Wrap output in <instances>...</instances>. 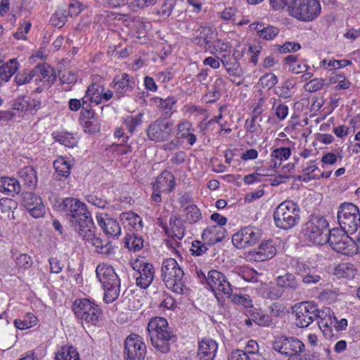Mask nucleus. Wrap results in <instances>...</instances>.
Listing matches in <instances>:
<instances>
[{"label":"nucleus","mask_w":360,"mask_h":360,"mask_svg":"<svg viewBox=\"0 0 360 360\" xmlns=\"http://www.w3.org/2000/svg\"><path fill=\"white\" fill-rule=\"evenodd\" d=\"M59 208L69 217L71 227L79 234L94 223L91 214L84 202L75 198H65Z\"/></svg>","instance_id":"obj_1"},{"label":"nucleus","mask_w":360,"mask_h":360,"mask_svg":"<svg viewBox=\"0 0 360 360\" xmlns=\"http://www.w3.org/2000/svg\"><path fill=\"white\" fill-rule=\"evenodd\" d=\"M147 331L151 344L157 352L167 354L170 350V341H175L176 336L169 326L167 320L155 316L148 323Z\"/></svg>","instance_id":"obj_2"},{"label":"nucleus","mask_w":360,"mask_h":360,"mask_svg":"<svg viewBox=\"0 0 360 360\" xmlns=\"http://www.w3.org/2000/svg\"><path fill=\"white\" fill-rule=\"evenodd\" d=\"M161 277L166 288L177 295L188 292L185 273L174 258H167L162 261Z\"/></svg>","instance_id":"obj_3"},{"label":"nucleus","mask_w":360,"mask_h":360,"mask_svg":"<svg viewBox=\"0 0 360 360\" xmlns=\"http://www.w3.org/2000/svg\"><path fill=\"white\" fill-rule=\"evenodd\" d=\"M96 276L105 292L103 301L108 304L115 301L120 292V279L112 266L104 262L98 264Z\"/></svg>","instance_id":"obj_4"},{"label":"nucleus","mask_w":360,"mask_h":360,"mask_svg":"<svg viewBox=\"0 0 360 360\" xmlns=\"http://www.w3.org/2000/svg\"><path fill=\"white\" fill-rule=\"evenodd\" d=\"M300 212V207L297 202L290 200H284L274 212V224L280 229H290L299 224Z\"/></svg>","instance_id":"obj_5"},{"label":"nucleus","mask_w":360,"mask_h":360,"mask_svg":"<svg viewBox=\"0 0 360 360\" xmlns=\"http://www.w3.org/2000/svg\"><path fill=\"white\" fill-rule=\"evenodd\" d=\"M72 311L82 323L88 326H97L103 316L101 307L91 298L76 299L72 305Z\"/></svg>","instance_id":"obj_6"},{"label":"nucleus","mask_w":360,"mask_h":360,"mask_svg":"<svg viewBox=\"0 0 360 360\" xmlns=\"http://www.w3.org/2000/svg\"><path fill=\"white\" fill-rule=\"evenodd\" d=\"M330 231L328 222L323 216L311 215L305 224L304 235L314 245H326Z\"/></svg>","instance_id":"obj_7"},{"label":"nucleus","mask_w":360,"mask_h":360,"mask_svg":"<svg viewBox=\"0 0 360 360\" xmlns=\"http://www.w3.org/2000/svg\"><path fill=\"white\" fill-rule=\"evenodd\" d=\"M349 233L342 229H333L329 232L326 244L337 252L352 256L357 253L356 242L349 236Z\"/></svg>","instance_id":"obj_8"},{"label":"nucleus","mask_w":360,"mask_h":360,"mask_svg":"<svg viewBox=\"0 0 360 360\" xmlns=\"http://www.w3.org/2000/svg\"><path fill=\"white\" fill-rule=\"evenodd\" d=\"M338 221L340 229L350 234L354 233L360 226L359 207L352 202L342 203L338 211Z\"/></svg>","instance_id":"obj_9"},{"label":"nucleus","mask_w":360,"mask_h":360,"mask_svg":"<svg viewBox=\"0 0 360 360\" xmlns=\"http://www.w3.org/2000/svg\"><path fill=\"white\" fill-rule=\"evenodd\" d=\"M34 85L30 86L33 93H41L49 89L56 80L55 69L46 63L38 64L33 69Z\"/></svg>","instance_id":"obj_10"},{"label":"nucleus","mask_w":360,"mask_h":360,"mask_svg":"<svg viewBox=\"0 0 360 360\" xmlns=\"http://www.w3.org/2000/svg\"><path fill=\"white\" fill-rule=\"evenodd\" d=\"M131 267L134 270L133 276L136 280V286L141 289H147L155 278V270L153 264L141 257L131 262Z\"/></svg>","instance_id":"obj_11"},{"label":"nucleus","mask_w":360,"mask_h":360,"mask_svg":"<svg viewBox=\"0 0 360 360\" xmlns=\"http://www.w3.org/2000/svg\"><path fill=\"white\" fill-rule=\"evenodd\" d=\"M176 186L174 175L168 170L162 171L151 184L152 194L151 201L154 205H160L162 202V194L169 193Z\"/></svg>","instance_id":"obj_12"},{"label":"nucleus","mask_w":360,"mask_h":360,"mask_svg":"<svg viewBox=\"0 0 360 360\" xmlns=\"http://www.w3.org/2000/svg\"><path fill=\"white\" fill-rule=\"evenodd\" d=\"M321 13V5L317 0H296L290 9V14L300 20L309 22Z\"/></svg>","instance_id":"obj_13"},{"label":"nucleus","mask_w":360,"mask_h":360,"mask_svg":"<svg viewBox=\"0 0 360 360\" xmlns=\"http://www.w3.org/2000/svg\"><path fill=\"white\" fill-rule=\"evenodd\" d=\"M174 122L166 117H158L153 121L146 130L149 140L154 142L168 141L173 132Z\"/></svg>","instance_id":"obj_14"},{"label":"nucleus","mask_w":360,"mask_h":360,"mask_svg":"<svg viewBox=\"0 0 360 360\" xmlns=\"http://www.w3.org/2000/svg\"><path fill=\"white\" fill-rule=\"evenodd\" d=\"M207 283L217 299L219 297L230 296L233 292L232 285L221 272L212 269L208 272Z\"/></svg>","instance_id":"obj_15"},{"label":"nucleus","mask_w":360,"mask_h":360,"mask_svg":"<svg viewBox=\"0 0 360 360\" xmlns=\"http://www.w3.org/2000/svg\"><path fill=\"white\" fill-rule=\"evenodd\" d=\"M295 323L299 328L308 327L319 314L317 304L314 302H302L295 307Z\"/></svg>","instance_id":"obj_16"},{"label":"nucleus","mask_w":360,"mask_h":360,"mask_svg":"<svg viewBox=\"0 0 360 360\" xmlns=\"http://www.w3.org/2000/svg\"><path fill=\"white\" fill-rule=\"evenodd\" d=\"M262 237V231L255 226H248L239 229L232 236L233 245L238 249L255 245Z\"/></svg>","instance_id":"obj_17"},{"label":"nucleus","mask_w":360,"mask_h":360,"mask_svg":"<svg viewBox=\"0 0 360 360\" xmlns=\"http://www.w3.org/2000/svg\"><path fill=\"white\" fill-rule=\"evenodd\" d=\"M96 230L94 224L79 233V236L85 241L87 247L92 246L98 254L109 255L112 252V246L110 241L103 240L95 233Z\"/></svg>","instance_id":"obj_18"},{"label":"nucleus","mask_w":360,"mask_h":360,"mask_svg":"<svg viewBox=\"0 0 360 360\" xmlns=\"http://www.w3.org/2000/svg\"><path fill=\"white\" fill-rule=\"evenodd\" d=\"M124 351L127 360H142L146 353V346L140 335L131 333L124 341Z\"/></svg>","instance_id":"obj_19"},{"label":"nucleus","mask_w":360,"mask_h":360,"mask_svg":"<svg viewBox=\"0 0 360 360\" xmlns=\"http://www.w3.org/2000/svg\"><path fill=\"white\" fill-rule=\"evenodd\" d=\"M273 349L283 355L290 357L302 352L304 349V345L295 338H280L274 342Z\"/></svg>","instance_id":"obj_20"},{"label":"nucleus","mask_w":360,"mask_h":360,"mask_svg":"<svg viewBox=\"0 0 360 360\" xmlns=\"http://www.w3.org/2000/svg\"><path fill=\"white\" fill-rule=\"evenodd\" d=\"M135 86V82L132 77L127 73H122L116 76L110 83V86L114 89L115 98L120 100L131 92Z\"/></svg>","instance_id":"obj_21"},{"label":"nucleus","mask_w":360,"mask_h":360,"mask_svg":"<svg viewBox=\"0 0 360 360\" xmlns=\"http://www.w3.org/2000/svg\"><path fill=\"white\" fill-rule=\"evenodd\" d=\"M22 202L29 213L34 218H39L45 214V206L40 196L32 193L23 194Z\"/></svg>","instance_id":"obj_22"},{"label":"nucleus","mask_w":360,"mask_h":360,"mask_svg":"<svg viewBox=\"0 0 360 360\" xmlns=\"http://www.w3.org/2000/svg\"><path fill=\"white\" fill-rule=\"evenodd\" d=\"M221 63L229 75L233 77L230 78V81L237 86L241 85L243 83V72L239 62L231 58V56L224 54L221 56Z\"/></svg>","instance_id":"obj_23"},{"label":"nucleus","mask_w":360,"mask_h":360,"mask_svg":"<svg viewBox=\"0 0 360 360\" xmlns=\"http://www.w3.org/2000/svg\"><path fill=\"white\" fill-rule=\"evenodd\" d=\"M219 348L218 342L210 338H202L198 342L197 355L199 360H214Z\"/></svg>","instance_id":"obj_24"},{"label":"nucleus","mask_w":360,"mask_h":360,"mask_svg":"<svg viewBox=\"0 0 360 360\" xmlns=\"http://www.w3.org/2000/svg\"><path fill=\"white\" fill-rule=\"evenodd\" d=\"M195 131L192 122L186 119H183L176 125V139L178 140H185L189 146H192L197 141Z\"/></svg>","instance_id":"obj_25"},{"label":"nucleus","mask_w":360,"mask_h":360,"mask_svg":"<svg viewBox=\"0 0 360 360\" xmlns=\"http://www.w3.org/2000/svg\"><path fill=\"white\" fill-rule=\"evenodd\" d=\"M318 325L323 333L326 337L333 335V327H335V323L337 319L334 316L329 307H326L322 310H319V314L317 316Z\"/></svg>","instance_id":"obj_26"},{"label":"nucleus","mask_w":360,"mask_h":360,"mask_svg":"<svg viewBox=\"0 0 360 360\" xmlns=\"http://www.w3.org/2000/svg\"><path fill=\"white\" fill-rule=\"evenodd\" d=\"M98 224L108 238H117L121 234V226L117 219L102 214L96 215Z\"/></svg>","instance_id":"obj_27"},{"label":"nucleus","mask_w":360,"mask_h":360,"mask_svg":"<svg viewBox=\"0 0 360 360\" xmlns=\"http://www.w3.org/2000/svg\"><path fill=\"white\" fill-rule=\"evenodd\" d=\"M226 236V230L220 226H207L202 232L201 238L208 245H214L221 242Z\"/></svg>","instance_id":"obj_28"},{"label":"nucleus","mask_w":360,"mask_h":360,"mask_svg":"<svg viewBox=\"0 0 360 360\" xmlns=\"http://www.w3.org/2000/svg\"><path fill=\"white\" fill-rule=\"evenodd\" d=\"M53 166L55 179L58 181H63L70 176L74 166V160L59 156L53 161Z\"/></svg>","instance_id":"obj_29"},{"label":"nucleus","mask_w":360,"mask_h":360,"mask_svg":"<svg viewBox=\"0 0 360 360\" xmlns=\"http://www.w3.org/2000/svg\"><path fill=\"white\" fill-rule=\"evenodd\" d=\"M225 106L222 105L219 108V113L217 115L214 116L210 120L205 122V120H203L199 124L198 127L201 131L207 129L211 124L214 123L218 124L219 126V134H229L232 131V129L231 127V124L224 120V115L222 114L223 110H224Z\"/></svg>","instance_id":"obj_30"},{"label":"nucleus","mask_w":360,"mask_h":360,"mask_svg":"<svg viewBox=\"0 0 360 360\" xmlns=\"http://www.w3.org/2000/svg\"><path fill=\"white\" fill-rule=\"evenodd\" d=\"M257 120H259L258 117L250 115L245 121L244 129L245 136L251 140V142H248V144L250 146L255 144L259 139L262 132V126Z\"/></svg>","instance_id":"obj_31"},{"label":"nucleus","mask_w":360,"mask_h":360,"mask_svg":"<svg viewBox=\"0 0 360 360\" xmlns=\"http://www.w3.org/2000/svg\"><path fill=\"white\" fill-rule=\"evenodd\" d=\"M151 100L157 105L158 109L162 112L166 119L171 117L176 111L175 107L177 99L174 96H167L166 98L155 96Z\"/></svg>","instance_id":"obj_32"},{"label":"nucleus","mask_w":360,"mask_h":360,"mask_svg":"<svg viewBox=\"0 0 360 360\" xmlns=\"http://www.w3.org/2000/svg\"><path fill=\"white\" fill-rule=\"evenodd\" d=\"M276 254V248L273 240H263L255 252V259L265 261L273 258Z\"/></svg>","instance_id":"obj_33"},{"label":"nucleus","mask_w":360,"mask_h":360,"mask_svg":"<svg viewBox=\"0 0 360 360\" xmlns=\"http://www.w3.org/2000/svg\"><path fill=\"white\" fill-rule=\"evenodd\" d=\"M165 233L170 238L176 240V245L180 246V241L185 236V228L179 219L169 220V227L165 228Z\"/></svg>","instance_id":"obj_34"},{"label":"nucleus","mask_w":360,"mask_h":360,"mask_svg":"<svg viewBox=\"0 0 360 360\" xmlns=\"http://www.w3.org/2000/svg\"><path fill=\"white\" fill-rule=\"evenodd\" d=\"M284 131L293 139L302 140L307 138L308 135V129L305 128L301 122H295L293 117L288 121Z\"/></svg>","instance_id":"obj_35"},{"label":"nucleus","mask_w":360,"mask_h":360,"mask_svg":"<svg viewBox=\"0 0 360 360\" xmlns=\"http://www.w3.org/2000/svg\"><path fill=\"white\" fill-rule=\"evenodd\" d=\"M52 136L56 142L69 148H73L77 146L79 140V136L77 134L68 131H54L52 134Z\"/></svg>","instance_id":"obj_36"},{"label":"nucleus","mask_w":360,"mask_h":360,"mask_svg":"<svg viewBox=\"0 0 360 360\" xmlns=\"http://www.w3.org/2000/svg\"><path fill=\"white\" fill-rule=\"evenodd\" d=\"M120 219L123 221L124 226L131 231H141L143 228V221L141 217L133 212H122L120 214Z\"/></svg>","instance_id":"obj_37"},{"label":"nucleus","mask_w":360,"mask_h":360,"mask_svg":"<svg viewBox=\"0 0 360 360\" xmlns=\"http://www.w3.org/2000/svg\"><path fill=\"white\" fill-rule=\"evenodd\" d=\"M181 218L185 224L193 225L202 219V214L196 205H191L181 210Z\"/></svg>","instance_id":"obj_38"},{"label":"nucleus","mask_w":360,"mask_h":360,"mask_svg":"<svg viewBox=\"0 0 360 360\" xmlns=\"http://www.w3.org/2000/svg\"><path fill=\"white\" fill-rule=\"evenodd\" d=\"M18 178L29 188L33 189L37 184V172L33 167L27 166L21 169L18 173Z\"/></svg>","instance_id":"obj_39"},{"label":"nucleus","mask_w":360,"mask_h":360,"mask_svg":"<svg viewBox=\"0 0 360 360\" xmlns=\"http://www.w3.org/2000/svg\"><path fill=\"white\" fill-rule=\"evenodd\" d=\"M18 62L15 58L10 59L4 64L0 65V86L9 81L18 70Z\"/></svg>","instance_id":"obj_40"},{"label":"nucleus","mask_w":360,"mask_h":360,"mask_svg":"<svg viewBox=\"0 0 360 360\" xmlns=\"http://www.w3.org/2000/svg\"><path fill=\"white\" fill-rule=\"evenodd\" d=\"M291 153L292 149L290 148H271L270 157L273 164L271 166L274 168L280 167L282 162L290 158Z\"/></svg>","instance_id":"obj_41"},{"label":"nucleus","mask_w":360,"mask_h":360,"mask_svg":"<svg viewBox=\"0 0 360 360\" xmlns=\"http://www.w3.org/2000/svg\"><path fill=\"white\" fill-rule=\"evenodd\" d=\"M0 191L7 194L19 193L20 186L18 179L3 176L0 178Z\"/></svg>","instance_id":"obj_42"},{"label":"nucleus","mask_w":360,"mask_h":360,"mask_svg":"<svg viewBox=\"0 0 360 360\" xmlns=\"http://www.w3.org/2000/svg\"><path fill=\"white\" fill-rule=\"evenodd\" d=\"M357 271L356 266L348 262L339 264L335 268V275L339 278L352 279L357 274Z\"/></svg>","instance_id":"obj_43"},{"label":"nucleus","mask_w":360,"mask_h":360,"mask_svg":"<svg viewBox=\"0 0 360 360\" xmlns=\"http://www.w3.org/2000/svg\"><path fill=\"white\" fill-rule=\"evenodd\" d=\"M320 169L316 160H310L302 165L303 181L307 182L310 180L319 179Z\"/></svg>","instance_id":"obj_44"},{"label":"nucleus","mask_w":360,"mask_h":360,"mask_svg":"<svg viewBox=\"0 0 360 360\" xmlns=\"http://www.w3.org/2000/svg\"><path fill=\"white\" fill-rule=\"evenodd\" d=\"M296 82L294 79H287L275 89V94L281 98L290 99L292 96V89L295 86Z\"/></svg>","instance_id":"obj_45"},{"label":"nucleus","mask_w":360,"mask_h":360,"mask_svg":"<svg viewBox=\"0 0 360 360\" xmlns=\"http://www.w3.org/2000/svg\"><path fill=\"white\" fill-rule=\"evenodd\" d=\"M271 110L276 119L281 122L285 120L289 113V108L287 105L283 103L280 99L273 98Z\"/></svg>","instance_id":"obj_46"},{"label":"nucleus","mask_w":360,"mask_h":360,"mask_svg":"<svg viewBox=\"0 0 360 360\" xmlns=\"http://www.w3.org/2000/svg\"><path fill=\"white\" fill-rule=\"evenodd\" d=\"M56 360H80L79 354L73 346H63L56 353Z\"/></svg>","instance_id":"obj_47"},{"label":"nucleus","mask_w":360,"mask_h":360,"mask_svg":"<svg viewBox=\"0 0 360 360\" xmlns=\"http://www.w3.org/2000/svg\"><path fill=\"white\" fill-rule=\"evenodd\" d=\"M104 90V86L98 83H92L86 91V97H88L91 103L96 105L101 103V94Z\"/></svg>","instance_id":"obj_48"},{"label":"nucleus","mask_w":360,"mask_h":360,"mask_svg":"<svg viewBox=\"0 0 360 360\" xmlns=\"http://www.w3.org/2000/svg\"><path fill=\"white\" fill-rule=\"evenodd\" d=\"M313 68L321 74L324 72L333 74L336 70L335 59L333 57L323 58L318 63L314 64Z\"/></svg>","instance_id":"obj_49"},{"label":"nucleus","mask_w":360,"mask_h":360,"mask_svg":"<svg viewBox=\"0 0 360 360\" xmlns=\"http://www.w3.org/2000/svg\"><path fill=\"white\" fill-rule=\"evenodd\" d=\"M278 285L293 290L299 288L300 283L295 276L290 273H287L283 276H279L277 278Z\"/></svg>","instance_id":"obj_50"},{"label":"nucleus","mask_w":360,"mask_h":360,"mask_svg":"<svg viewBox=\"0 0 360 360\" xmlns=\"http://www.w3.org/2000/svg\"><path fill=\"white\" fill-rule=\"evenodd\" d=\"M225 85V82L221 77L217 78L214 84L208 90L205 96L207 103H213L219 100L221 96V87Z\"/></svg>","instance_id":"obj_51"},{"label":"nucleus","mask_w":360,"mask_h":360,"mask_svg":"<svg viewBox=\"0 0 360 360\" xmlns=\"http://www.w3.org/2000/svg\"><path fill=\"white\" fill-rule=\"evenodd\" d=\"M124 240L125 246L131 251H139L143 247V239L136 233H127Z\"/></svg>","instance_id":"obj_52"},{"label":"nucleus","mask_w":360,"mask_h":360,"mask_svg":"<svg viewBox=\"0 0 360 360\" xmlns=\"http://www.w3.org/2000/svg\"><path fill=\"white\" fill-rule=\"evenodd\" d=\"M37 317L32 313H27L23 319H15L13 323L19 330H25L30 328L37 324Z\"/></svg>","instance_id":"obj_53"},{"label":"nucleus","mask_w":360,"mask_h":360,"mask_svg":"<svg viewBox=\"0 0 360 360\" xmlns=\"http://www.w3.org/2000/svg\"><path fill=\"white\" fill-rule=\"evenodd\" d=\"M196 32L198 33L197 35L199 39L198 44L208 45L214 42L216 34L210 27H200Z\"/></svg>","instance_id":"obj_54"},{"label":"nucleus","mask_w":360,"mask_h":360,"mask_svg":"<svg viewBox=\"0 0 360 360\" xmlns=\"http://www.w3.org/2000/svg\"><path fill=\"white\" fill-rule=\"evenodd\" d=\"M58 77L63 84H74L77 80V75L75 71L70 68H58Z\"/></svg>","instance_id":"obj_55"},{"label":"nucleus","mask_w":360,"mask_h":360,"mask_svg":"<svg viewBox=\"0 0 360 360\" xmlns=\"http://www.w3.org/2000/svg\"><path fill=\"white\" fill-rule=\"evenodd\" d=\"M143 118V112H139L136 115H128L124 118L123 124L126 126L128 131L132 134L135 131L137 127L141 124Z\"/></svg>","instance_id":"obj_56"},{"label":"nucleus","mask_w":360,"mask_h":360,"mask_svg":"<svg viewBox=\"0 0 360 360\" xmlns=\"http://www.w3.org/2000/svg\"><path fill=\"white\" fill-rule=\"evenodd\" d=\"M277 76L272 73L268 72L260 77L258 84L263 89H271L278 83Z\"/></svg>","instance_id":"obj_57"},{"label":"nucleus","mask_w":360,"mask_h":360,"mask_svg":"<svg viewBox=\"0 0 360 360\" xmlns=\"http://www.w3.org/2000/svg\"><path fill=\"white\" fill-rule=\"evenodd\" d=\"M266 98L260 97L252 106L250 115L258 117L259 122H262L263 120L262 113L266 110Z\"/></svg>","instance_id":"obj_58"},{"label":"nucleus","mask_w":360,"mask_h":360,"mask_svg":"<svg viewBox=\"0 0 360 360\" xmlns=\"http://www.w3.org/2000/svg\"><path fill=\"white\" fill-rule=\"evenodd\" d=\"M294 146L295 143L288 138L285 132H280L278 136L274 139L272 148H290V149H292Z\"/></svg>","instance_id":"obj_59"},{"label":"nucleus","mask_w":360,"mask_h":360,"mask_svg":"<svg viewBox=\"0 0 360 360\" xmlns=\"http://www.w3.org/2000/svg\"><path fill=\"white\" fill-rule=\"evenodd\" d=\"M68 18V11L65 9H59L52 15L50 21L53 25L62 27L65 24Z\"/></svg>","instance_id":"obj_60"},{"label":"nucleus","mask_w":360,"mask_h":360,"mask_svg":"<svg viewBox=\"0 0 360 360\" xmlns=\"http://www.w3.org/2000/svg\"><path fill=\"white\" fill-rule=\"evenodd\" d=\"M207 245H208L207 243H205L203 240H194L191 243L190 249L191 255L194 257L202 256L208 250Z\"/></svg>","instance_id":"obj_61"},{"label":"nucleus","mask_w":360,"mask_h":360,"mask_svg":"<svg viewBox=\"0 0 360 360\" xmlns=\"http://www.w3.org/2000/svg\"><path fill=\"white\" fill-rule=\"evenodd\" d=\"M157 50L152 51V60L153 62L162 61L172 53V46H156Z\"/></svg>","instance_id":"obj_62"},{"label":"nucleus","mask_w":360,"mask_h":360,"mask_svg":"<svg viewBox=\"0 0 360 360\" xmlns=\"http://www.w3.org/2000/svg\"><path fill=\"white\" fill-rule=\"evenodd\" d=\"M226 297L231 299V302L236 304H239L247 308L252 306V300L248 295H238L231 292V295L226 296Z\"/></svg>","instance_id":"obj_63"},{"label":"nucleus","mask_w":360,"mask_h":360,"mask_svg":"<svg viewBox=\"0 0 360 360\" xmlns=\"http://www.w3.org/2000/svg\"><path fill=\"white\" fill-rule=\"evenodd\" d=\"M252 316V320L259 326H268L272 322L271 317L260 310L253 312Z\"/></svg>","instance_id":"obj_64"}]
</instances>
